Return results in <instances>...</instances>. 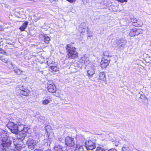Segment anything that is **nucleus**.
I'll use <instances>...</instances> for the list:
<instances>
[{
  "label": "nucleus",
  "mask_w": 151,
  "mask_h": 151,
  "mask_svg": "<svg viewBox=\"0 0 151 151\" xmlns=\"http://www.w3.org/2000/svg\"><path fill=\"white\" fill-rule=\"evenodd\" d=\"M137 21H138V20L135 19H133L132 20V22H133L132 24H134V23H136Z\"/></svg>",
  "instance_id": "obj_42"
},
{
  "label": "nucleus",
  "mask_w": 151,
  "mask_h": 151,
  "mask_svg": "<svg viewBox=\"0 0 151 151\" xmlns=\"http://www.w3.org/2000/svg\"><path fill=\"white\" fill-rule=\"evenodd\" d=\"M65 144L68 147H73L75 145L73 138L69 137H67L65 139Z\"/></svg>",
  "instance_id": "obj_5"
},
{
  "label": "nucleus",
  "mask_w": 151,
  "mask_h": 151,
  "mask_svg": "<svg viewBox=\"0 0 151 151\" xmlns=\"http://www.w3.org/2000/svg\"><path fill=\"white\" fill-rule=\"evenodd\" d=\"M11 142L9 139L0 145V151H6L11 148Z\"/></svg>",
  "instance_id": "obj_3"
},
{
  "label": "nucleus",
  "mask_w": 151,
  "mask_h": 151,
  "mask_svg": "<svg viewBox=\"0 0 151 151\" xmlns=\"http://www.w3.org/2000/svg\"><path fill=\"white\" fill-rule=\"evenodd\" d=\"M66 49L67 57L71 59H74L78 57V53L76 50V48L72 44L67 45Z\"/></svg>",
  "instance_id": "obj_1"
},
{
  "label": "nucleus",
  "mask_w": 151,
  "mask_h": 151,
  "mask_svg": "<svg viewBox=\"0 0 151 151\" xmlns=\"http://www.w3.org/2000/svg\"><path fill=\"white\" fill-rule=\"evenodd\" d=\"M3 132H3L0 133V142H6L8 140L7 134L5 133V131Z\"/></svg>",
  "instance_id": "obj_9"
},
{
  "label": "nucleus",
  "mask_w": 151,
  "mask_h": 151,
  "mask_svg": "<svg viewBox=\"0 0 151 151\" xmlns=\"http://www.w3.org/2000/svg\"><path fill=\"white\" fill-rule=\"evenodd\" d=\"M99 79L104 81L106 80V76L105 73L104 72H101L99 73Z\"/></svg>",
  "instance_id": "obj_19"
},
{
  "label": "nucleus",
  "mask_w": 151,
  "mask_h": 151,
  "mask_svg": "<svg viewBox=\"0 0 151 151\" xmlns=\"http://www.w3.org/2000/svg\"><path fill=\"white\" fill-rule=\"evenodd\" d=\"M8 66L11 69H14V68L15 65L11 63V64L9 65Z\"/></svg>",
  "instance_id": "obj_32"
},
{
  "label": "nucleus",
  "mask_w": 151,
  "mask_h": 151,
  "mask_svg": "<svg viewBox=\"0 0 151 151\" xmlns=\"http://www.w3.org/2000/svg\"><path fill=\"white\" fill-rule=\"evenodd\" d=\"M93 81H95V80H93Z\"/></svg>",
  "instance_id": "obj_51"
},
{
  "label": "nucleus",
  "mask_w": 151,
  "mask_h": 151,
  "mask_svg": "<svg viewBox=\"0 0 151 151\" xmlns=\"http://www.w3.org/2000/svg\"><path fill=\"white\" fill-rule=\"evenodd\" d=\"M28 90L27 89H24V90H17V93L20 95L26 96L28 95Z\"/></svg>",
  "instance_id": "obj_14"
},
{
  "label": "nucleus",
  "mask_w": 151,
  "mask_h": 151,
  "mask_svg": "<svg viewBox=\"0 0 151 151\" xmlns=\"http://www.w3.org/2000/svg\"><path fill=\"white\" fill-rule=\"evenodd\" d=\"M47 84L48 91L51 93H55L56 88L52 81L51 80L48 81Z\"/></svg>",
  "instance_id": "obj_4"
},
{
  "label": "nucleus",
  "mask_w": 151,
  "mask_h": 151,
  "mask_svg": "<svg viewBox=\"0 0 151 151\" xmlns=\"http://www.w3.org/2000/svg\"><path fill=\"white\" fill-rule=\"evenodd\" d=\"M83 146L81 145L77 144L76 145V147L74 150V151H83Z\"/></svg>",
  "instance_id": "obj_18"
},
{
  "label": "nucleus",
  "mask_w": 151,
  "mask_h": 151,
  "mask_svg": "<svg viewBox=\"0 0 151 151\" xmlns=\"http://www.w3.org/2000/svg\"><path fill=\"white\" fill-rule=\"evenodd\" d=\"M41 72H42V71H40Z\"/></svg>",
  "instance_id": "obj_49"
},
{
  "label": "nucleus",
  "mask_w": 151,
  "mask_h": 151,
  "mask_svg": "<svg viewBox=\"0 0 151 151\" xmlns=\"http://www.w3.org/2000/svg\"><path fill=\"white\" fill-rule=\"evenodd\" d=\"M19 133L17 134V138L19 139L22 141L26 137H28V135L26 133H23L21 131H19Z\"/></svg>",
  "instance_id": "obj_12"
},
{
  "label": "nucleus",
  "mask_w": 151,
  "mask_h": 151,
  "mask_svg": "<svg viewBox=\"0 0 151 151\" xmlns=\"http://www.w3.org/2000/svg\"><path fill=\"white\" fill-rule=\"evenodd\" d=\"M50 100L45 99L42 102V103L44 105H46L50 102Z\"/></svg>",
  "instance_id": "obj_31"
},
{
  "label": "nucleus",
  "mask_w": 151,
  "mask_h": 151,
  "mask_svg": "<svg viewBox=\"0 0 151 151\" xmlns=\"http://www.w3.org/2000/svg\"><path fill=\"white\" fill-rule=\"evenodd\" d=\"M101 66L103 68H106L108 65H109V64L108 63H104V62H101Z\"/></svg>",
  "instance_id": "obj_25"
},
{
  "label": "nucleus",
  "mask_w": 151,
  "mask_h": 151,
  "mask_svg": "<svg viewBox=\"0 0 151 151\" xmlns=\"http://www.w3.org/2000/svg\"><path fill=\"white\" fill-rule=\"evenodd\" d=\"M19 89H18V90H24V89H27L26 88H24V86H22L20 87H19Z\"/></svg>",
  "instance_id": "obj_39"
},
{
  "label": "nucleus",
  "mask_w": 151,
  "mask_h": 151,
  "mask_svg": "<svg viewBox=\"0 0 151 151\" xmlns=\"http://www.w3.org/2000/svg\"><path fill=\"white\" fill-rule=\"evenodd\" d=\"M128 151H131L130 150H129Z\"/></svg>",
  "instance_id": "obj_50"
},
{
  "label": "nucleus",
  "mask_w": 151,
  "mask_h": 151,
  "mask_svg": "<svg viewBox=\"0 0 151 151\" xmlns=\"http://www.w3.org/2000/svg\"><path fill=\"white\" fill-rule=\"evenodd\" d=\"M85 146L88 150H92L96 148L95 144L91 140L86 141Z\"/></svg>",
  "instance_id": "obj_7"
},
{
  "label": "nucleus",
  "mask_w": 151,
  "mask_h": 151,
  "mask_svg": "<svg viewBox=\"0 0 151 151\" xmlns=\"http://www.w3.org/2000/svg\"><path fill=\"white\" fill-rule=\"evenodd\" d=\"M14 143L15 146V148L16 149V150L18 151H20L22 149V147L21 145L16 143V141H14Z\"/></svg>",
  "instance_id": "obj_22"
},
{
  "label": "nucleus",
  "mask_w": 151,
  "mask_h": 151,
  "mask_svg": "<svg viewBox=\"0 0 151 151\" xmlns=\"http://www.w3.org/2000/svg\"><path fill=\"white\" fill-rule=\"evenodd\" d=\"M50 40V38L48 37H44V42L46 43H48Z\"/></svg>",
  "instance_id": "obj_29"
},
{
  "label": "nucleus",
  "mask_w": 151,
  "mask_h": 151,
  "mask_svg": "<svg viewBox=\"0 0 151 151\" xmlns=\"http://www.w3.org/2000/svg\"><path fill=\"white\" fill-rule=\"evenodd\" d=\"M14 71L15 73L18 75L21 74L23 72L22 71L19 69H15Z\"/></svg>",
  "instance_id": "obj_27"
},
{
  "label": "nucleus",
  "mask_w": 151,
  "mask_h": 151,
  "mask_svg": "<svg viewBox=\"0 0 151 151\" xmlns=\"http://www.w3.org/2000/svg\"><path fill=\"white\" fill-rule=\"evenodd\" d=\"M15 123V124H17V126H18L19 127H20L21 125V120L17 119L16 120V122L15 123Z\"/></svg>",
  "instance_id": "obj_26"
},
{
  "label": "nucleus",
  "mask_w": 151,
  "mask_h": 151,
  "mask_svg": "<svg viewBox=\"0 0 151 151\" xmlns=\"http://www.w3.org/2000/svg\"><path fill=\"white\" fill-rule=\"evenodd\" d=\"M52 3L54 2H56L58 1V0H49Z\"/></svg>",
  "instance_id": "obj_46"
},
{
  "label": "nucleus",
  "mask_w": 151,
  "mask_h": 151,
  "mask_svg": "<svg viewBox=\"0 0 151 151\" xmlns=\"http://www.w3.org/2000/svg\"><path fill=\"white\" fill-rule=\"evenodd\" d=\"M79 61L80 63L85 64L86 65H87L90 63L89 58L86 55H84L83 56L81 57Z\"/></svg>",
  "instance_id": "obj_8"
},
{
  "label": "nucleus",
  "mask_w": 151,
  "mask_h": 151,
  "mask_svg": "<svg viewBox=\"0 0 151 151\" xmlns=\"http://www.w3.org/2000/svg\"><path fill=\"white\" fill-rule=\"evenodd\" d=\"M50 68L52 70L55 72L58 70V68L56 66H51L50 67Z\"/></svg>",
  "instance_id": "obj_28"
},
{
  "label": "nucleus",
  "mask_w": 151,
  "mask_h": 151,
  "mask_svg": "<svg viewBox=\"0 0 151 151\" xmlns=\"http://www.w3.org/2000/svg\"><path fill=\"white\" fill-rule=\"evenodd\" d=\"M45 151H52L50 149H48L46 150H45Z\"/></svg>",
  "instance_id": "obj_48"
},
{
  "label": "nucleus",
  "mask_w": 151,
  "mask_h": 151,
  "mask_svg": "<svg viewBox=\"0 0 151 151\" xmlns=\"http://www.w3.org/2000/svg\"><path fill=\"white\" fill-rule=\"evenodd\" d=\"M130 150V149L128 147H123L122 148V151H128Z\"/></svg>",
  "instance_id": "obj_34"
},
{
  "label": "nucleus",
  "mask_w": 151,
  "mask_h": 151,
  "mask_svg": "<svg viewBox=\"0 0 151 151\" xmlns=\"http://www.w3.org/2000/svg\"><path fill=\"white\" fill-rule=\"evenodd\" d=\"M86 24L85 23H82L80 24L78 29L79 32L81 33L84 32L86 30Z\"/></svg>",
  "instance_id": "obj_13"
},
{
  "label": "nucleus",
  "mask_w": 151,
  "mask_h": 151,
  "mask_svg": "<svg viewBox=\"0 0 151 151\" xmlns=\"http://www.w3.org/2000/svg\"><path fill=\"white\" fill-rule=\"evenodd\" d=\"M94 66H93L92 68L87 71L88 76L90 78L95 73Z\"/></svg>",
  "instance_id": "obj_15"
},
{
  "label": "nucleus",
  "mask_w": 151,
  "mask_h": 151,
  "mask_svg": "<svg viewBox=\"0 0 151 151\" xmlns=\"http://www.w3.org/2000/svg\"><path fill=\"white\" fill-rule=\"evenodd\" d=\"M20 129L19 131H22L23 133H26L28 135V136H29L30 135V129L28 127H24L22 125L21 126Z\"/></svg>",
  "instance_id": "obj_11"
},
{
  "label": "nucleus",
  "mask_w": 151,
  "mask_h": 151,
  "mask_svg": "<svg viewBox=\"0 0 151 151\" xmlns=\"http://www.w3.org/2000/svg\"><path fill=\"white\" fill-rule=\"evenodd\" d=\"M66 0L70 3L75 2L76 1V0Z\"/></svg>",
  "instance_id": "obj_41"
},
{
  "label": "nucleus",
  "mask_w": 151,
  "mask_h": 151,
  "mask_svg": "<svg viewBox=\"0 0 151 151\" xmlns=\"http://www.w3.org/2000/svg\"><path fill=\"white\" fill-rule=\"evenodd\" d=\"M45 129L46 132L48 133L50 132V130H51V127L50 126L47 125L45 127Z\"/></svg>",
  "instance_id": "obj_30"
},
{
  "label": "nucleus",
  "mask_w": 151,
  "mask_h": 151,
  "mask_svg": "<svg viewBox=\"0 0 151 151\" xmlns=\"http://www.w3.org/2000/svg\"><path fill=\"white\" fill-rule=\"evenodd\" d=\"M27 142L28 147L31 149H33L38 143V141L29 138L28 139Z\"/></svg>",
  "instance_id": "obj_6"
},
{
  "label": "nucleus",
  "mask_w": 151,
  "mask_h": 151,
  "mask_svg": "<svg viewBox=\"0 0 151 151\" xmlns=\"http://www.w3.org/2000/svg\"><path fill=\"white\" fill-rule=\"evenodd\" d=\"M7 126L10 129L11 132L14 133L16 134L19 131L21 127H18L17 124H15L14 122H9L7 124Z\"/></svg>",
  "instance_id": "obj_2"
},
{
  "label": "nucleus",
  "mask_w": 151,
  "mask_h": 151,
  "mask_svg": "<svg viewBox=\"0 0 151 151\" xmlns=\"http://www.w3.org/2000/svg\"><path fill=\"white\" fill-rule=\"evenodd\" d=\"M96 151H105V150L101 147H98L96 148Z\"/></svg>",
  "instance_id": "obj_37"
},
{
  "label": "nucleus",
  "mask_w": 151,
  "mask_h": 151,
  "mask_svg": "<svg viewBox=\"0 0 151 151\" xmlns=\"http://www.w3.org/2000/svg\"><path fill=\"white\" fill-rule=\"evenodd\" d=\"M139 98L142 100L145 99H147L145 97V95H143L142 94H141V96L139 97Z\"/></svg>",
  "instance_id": "obj_36"
},
{
  "label": "nucleus",
  "mask_w": 151,
  "mask_h": 151,
  "mask_svg": "<svg viewBox=\"0 0 151 151\" xmlns=\"http://www.w3.org/2000/svg\"><path fill=\"white\" fill-rule=\"evenodd\" d=\"M54 149V151H65L63 147L59 145L55 146Z\"/></svg>",
  "instance_id": "obj_17"
},
{
  "label": "nucleus",
  "mask_w": 151,
  "mask_h": 151,
  "mask_svg": "<svg viewBox=\"0 0 151 151\" xmlns=\"http://www.w3.org/2000/svg\"><path fill=\"white\" fill-rule=\"evenodd\" d=\"M5 53V51L4 50L0 48V53L4 54Z\"/></svg>",
  "instance_id": "obj_38"
},
{
  "label": "nucleus",
  "mask_w": 151,
  "mask_h": 151,
  "mask_svg": "<svg viewBox=\"0 0 151 151\" xmlns=\"http://www.w3.org/2000/svg\"><path fill=\"white\" fill-rule=\"evenodd\" d=\"M111 60V58H107L106 59H102L101 60V62H104V63H108V64H109V62Z\"/></svg>",
  "instance_id": "obj_24"
},
{
  "label": "nucleus",
  "mask_w": 151,
  "mask_h": 151,
  "mask_svg": "<svg viewBox=\"0 0 151 151\" xmlns=\"http://www.w3.org/2000/svg\"><path fill=\"white\" fill-rule=\"evenodd\" d=\"M0 60L3 62H4V63H6V62H7V61H8V60L7 59H6L5 58H4L2 57H0Z\"/></svg>",
  "instance_id": "obj_35"
},
{
  "label": "nucleus",
  "mask_w": 151,
  "mask_h": 151,
  "mask_svg": "<svg viewBox=\"0 0 151 151\" xmlns=\"http://www.w3.org/2000/svg\"><path fill=\"white\" fill-rule=\"evenodd\" d=\"M11 63L12 62H11L10 61H9L8 60L7 62H6V64H7V65H8V66L10 64H11Z\"/></svg>",
  "instance_id": "obj_45"
},
{
  "label": "nucleus",
  "mask_w": 151,
  "mask_h": 151,
  "mask_svg": "<svg viewBox=\"0 0 151 151\" xmlns=\"http://www.w3.org/2000/svg\"><path fill=\"white\" fill-rule=\"evenodd\" d=\"M88 36L89 37H92V35H91V34L90 33H88Z\"/></svg>",
  "instance_id": "obj_47"
},
{
  "label": "nucleus",
  "mask_w": 151,
  "mask_h": 151,
  "mask_svg": "<svg viewBox=\"0 0 151 151\" xmlns=\"http://www.w3.org/2000/svg\"><path fill=\"white\" fill-rule=\"evenodd\" d=\"M117 1L121 3L127 2V0H117Z\"/></svg>",
  "instance_id": "obj_40"
},
{
  "label": "nucleus",
  "mask_w": 151,
  "mask_h": 151,
  "mask_svg": "<svg viewBox=\"0 0 151 151\" xmlns=\"http://www.w3.org/2000/svg\"><path fill=\"white\" fill-rule=\"evenodd\" d=\"M139 32L137 30H136L135 28L131 29L129 32V35L131 36H134L139 34Z\"/></svg>",
  "instance_id": "obj_16"
},
{
  "label": "nucleus",
  "mask_w": 151,
  "mask_h": 151,
  "mask_svg": "<svg viewBox=\"0 0 151 151\" xmlns=\"http://www.w3.org/2000/svg\"><path fill=\"white\" fill-rule=\"evenodd\" d=\"M69 68H70L72 70V71H73V72H75L76 71V69H73V70H72V69L73 68H72V67H70Z\"/></svg>",
  "instance_id": "obj_44"
},
{
  "label": "nucleus",
  "mask_w": 151,
  "mask_h": 151,
  "mask_svg": "<svg viewBox=\"0 0 151 151\" xmlns=\"http://www.w3.org/2000/svg\"><path fill=\"white\" fill-rule=\"evenodd\" d=\"M127 41L123 38H121L120 39L118 40L116 42L117 46L119 47L124 46L126 44Z\"/></svg>",
  "instance_id": "obj_10"
},
{
  "label": "nucleus",
  "mask_w": 151,
  "mask_h": 151,
  "mask_svg": "<svg viewBox=\"0 0 151 151\" xmlns=\"http://www.w3.org/2000/svg\"><path fill=\"white\" fill-rule=\"evenodd\" d=\"M8 66L11 69H14V68L15 65L11 63V64L9 65Z\"/></svg>",
  "instance_id": "obj_33"
},
{
  "label": "nucleus",
  "mask_w": 151,
  "mask_h": 151,
  "mask_svg": "<svg viewBox=\"0 0 151 151\" xmlns=\"http://www.w3.org/2000/svg\"><path fill=\"white\" fill-rule=\"evenodd\" d=\"M108 151H117L116 149L114 148H112L109 150Z\"/></svg>",
  "instance_id": "obj_43"
},
{
  "label": "nucleus",
  "mask_w": 151,
  "mask_h": 151,
  "mask_svg": "<svg viewBox=\"0 0 151 151\" xmlns=\"http://www.w3.org/2000/svg\"><path fill=\"white\" fill-rule=\"evenodd\" d=\"M142 25V23L141 21H138L136 23L133 24V25L135 27H140Z\"/></svg>",
  "instance_id": "obj_23"
},
{
  "label": "nucleus",
  "mask_w": 151,
  "mask_h": 151,
  "mask_svg": "<svg viewBox=\"0 0 151 151\" xmlns=\"http://www.w3.org/2000/svg\"><path fill=\"white\" fill-rule=\"evenodd\" d=\"M28 24V22H25L19 28V29L22 31H23L27 27Z\"/></svg>",
  "instance_id": "obj_21"
},
{
  "label": "nucleus",
  "mask_w": 151,
  "mask_h": 151,
  "mask_svg": "<svg viewBox=\"0 0 151 151\" xmlns=\"http://www.w3.org/2000/svg\"><path fill=\"white\" fill-rule=\"evenodd\" d=\"M103 59H106L107 58H111V56L110 55L109 52L108 51H105L103 53Z\"/></svg>",
  "instance_id": "obj_20"
}]
</instances>
